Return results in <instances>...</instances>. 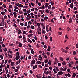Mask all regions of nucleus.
I'll list each match as a JSON object with an SVG mask.
<instances>
[{"mask_svg":"<svg viewBox=\"0 0 78 78\" xmlns=\"http://www.w3.org/2000/svg\"><path fill=\"white\" fill-rule=\"evenodd\" d=\"M73 54L74 55H76V52L75 51H73Z\"/></svg>","mask_w":78,"mask_h":78,"instance_id":"nucleus-57","label":"nucleus"},{"mask_svg":"<svg viewBox=\"0 0 78 78\" xmlns=\"http://www.w3.org/2000/svg\"><path fill=\"white\" fill-rule=\"evenodd\" d=\"M48 64L49 65H51V60H49V61Z\"/></svg>","mask_w":78,"mask_h":78,"instance_id":"nucleus-24","label":"nucleus"},{"mask_svg":"<svg viewBox=\"0 0 78 78\" xmlns=\"http://www.w3.org/2000/svg\"><path fill=\"white\" fill-rule=\"evenodd\" d=\"M35 62H36L35 60L34 59L32 60V61L31 62V63H32V64H34Z\"/></svg>","mask_w":78,"mask_h":78,"instance_id":"nucleus-2","label":"nucleus"},{"mask_svg":"<svg viewBox=\"0 0 78 78\" xmlns=\"http://www.w3.org/2000/svg\"><path fill=\"white\" fill-rule=\"evenodd\" d=\"M20 24L21 25V26H23V25H24V24H23V23H20Z\"/></svg>","mask_w":78,"mask_h":78,"instance_id":"nucleus-41","label":"nucleus"},{"mask_svg":"<svg viewBox=\"0 0 78 78\" xmlns=\"http://www.w3.org/2000/svg\"><path fill=\"white\" fill-rule=\"evenodd\" d=\"M53 56V53H52L51 54V57L52 58Z\"/></svg>","mask_w":78,"mask_h":78,"instance_id":"nucleus-43","label":"nucleus"},{"mask_svg":"<svg viewBox=\"0 0 78 78\" xmlns=\"http://www.w3.org/2000/svg\"><path fill=\"white\" fill-rule=\"evenodd\" d=\"M70 30V28L68 27L67 28V31H68V32H69V31Z\"/></svg>","mask_w":78,"mask_h":78,"instance_id":"nucleus-31","label":"nucleus"},{"mask_svg":"<svg viewBox=\"0 0 78 78\" xmlns=\"http://www.w3.org/2000/svg\"><path fill=\"white\" fill-rule=\"evenodd\" d=\"M28 24H30V25H31V24H32V23L31 22V21H29L28 22Z\"/></svg>","mask_w":78,"mask_h":78,"instance_id":"nucleus-39","label":"nucleus"},{"mask_svg":"<svg viewBox=\"0 0 78 78\" xmlns=\"http://www.w3.org/2000/svg\"><path fill=\"white\" fill-rule=\"evenodd\" d=\"M14 27H17V25L16 24V23L13 24Z\"/></svg>","mask_w":78,"mask_h":78,"instance_id":"nucleus-60","label":"nucleus"},{"mask_svg":"<svg viewBox=\"0 0 78 78\" xmlns=\"http://www.w3.org/2000/svg\"><path fill=\"white\" fill-rule=\"evenodd\" d=\"M4 17L5 19H7L8 18L7 17V16L6 15H5L4 16Z\"/></svg>","mask_w":78,"mask_h":78,"instance_id":"nucleus-26","label":"nucleus"},{"mask_svg":"<svg viewBox=\"0 0 78 78\" xmlns=\"http://www.w3.org/2000/svg\"><path fill=\"white\" fill-rule=\"evenodd\" d=\"M37 65H35L34 66H33V69L34 70H35L36 69V68H37Z\"/></svg>","mask_w":78,"mask_h":78,"instance_id":"nucleus-4","label":"nucleus"},{"mask_svg":"<svg viewBox=\"0 0 78 78\" xmlns=\"http://www.w3.org/2000/svg\"><path fill=\"white\" fill-rule=\"evenodd\" d=\"M48 19V17L47 16H45L44 18V20H46V21H47V19Z\"/></svg>","mask_w":78,"mask_h":78,"instance_id":"nucleus-18","label":"nucleus"},{"mask_svg":"<svg viewBox=\"0 0 78 78\" xmlns=\"http://www.w3.org/2000/svg\"><path fill=\"white\" fill-rule=\"evenodd\" d=\"M76 74L75 73H73V75H72V77H75L76 76Z\"/></svg>","mask_w":78,"mask_h":78,"instance_id":"nucleus-16","label":"nucleus"},{"mask_svg":"<svg viewBox=\"0 0 78 78\" xmlns=\"http://www.w3.org/2000/svg\"><path fill=\"white\" fill-rule=\"evenodd\" d=\"M68 65L69 67H72V64H71L69 63Z\"/></svg>","mask_w":78,"mask_h":78,"instance_id":"nucleus-38","label":"nucleus"},{"mask_svg":"<svg viewBox=\"0 0 78 78\" xmlns=\"http://www.w3.org/2000/svg\"><path fill=\"white\" fill-rule=\"evenodd\" d=\"M29 51L27 50V51L26 52V53L27 54V55H30V52H28Z\"/></svg>","mask_w":78,"mask_h":78,"instance_id":"nucleus-34","label":"nucleus"},{"mask_svg":"<svg viewBox=\"0 0 78 78\" xmlns=\"http://www.w3.org/2000/svg\"><path fill=\"white\" fill-rule=\"evenodd\" d=\"M31 11H34V8L31 9Z\"/></svg>","mask_w":78,"mask_h":78,"instance_id":"nucleus-64","label":"nucleus"},{"mask_svg":"<svg viewBox=\"0 0 78 78\" xmlns=\"http://www.w3.org/2000/svg\"><path fill=\"white\" fill-rule=\"evenodd\" d=\"M73 3H72L70 5V7L71 8H73Z\"/></svg>","mask_w":78,"mask_h":78,"instance_id":"nucleus-6","label":"nucleus"},{"mask_svg":"<svg viewBox=\"0 0 78 78\" xmlns=\"http://www.w3.org/2000/svg\"><path fill=\"white\" fill-rule=\"evenodd\" d=\"M7 76L8 77V78H9V77H11V76H10L9 74H8L7 75Z\"/></svg>","mask_w":78,"mask_h":78,"instance_id":"nucleus-45","label":"nucleus"},{"mask_svg":"<svg viewBox=\"0 0 78 78\" xmlns=\"http://www.w3.org/2000/svg\"><path fill=\"white\" fill-rule=\"evenodd\" d=\"M13 11H14L16 12H18V10L14 9Z\"/></svg>","mask_w":78,"mask_h":78,"instance_id":"nucleus-61","label":"nucleus"},{"mask_svg":"<svg viewBox=\"0 0 78 78\" xmlns=\"http://www.w3.org/2000/svg\"><path fill=\"white\" fill-rule=\"evenodd\" d=\"M39 67L40 69H42V66L41 65H39Z\"/></svg>","mask_w":78,"mask_h":78,"instance_id":"nucleus-53","label":"nucleus"},{"mask_svg":"<svg viewBox=\"0 0 78 78\" xmlns=\"http://www.w3.org/2000/svg\"><path fill=\"white\" fill-rule=\"evenodd\" d=\"M41 9H45V6H44V5H43L42 6V7H41Z\"/></svg>","mask_w":78,"mask_h":78,"instance_id":"nucleus-55","label":"nucleus"},{"mask_svg":"<svg viewBox=\"0 0 78 78\" xmlns=\"http://www.w3.org/2000/svg\"><path fill=\"white\" fill-rule=\"evenodd\" d=\"M31 12V11L30 10H29L27 12V14H29V13H30V12Z\"/></svg>","mask_w":78,"mask_h":78,"instance_id":"nucleus-49","label":"nucleus"},{"mask_svg":"<svg viewBox=\"0 0 78 78\" xmlns=\"http://www.w3.org/2000/svg\"><path fill=\"white\" fill-rule=\"evenodd\" d=\"M62 64H63V65H66V62L64 61H63V62L62 63Z\"/></svg>","mask_w":78,"mask_h":78,"instance_id":"nucleus-25","label":"nucleus"},{"mask_svg":"<svg viewBox=\"0 0 78 78\" xmlns=\"http://www.w3.org/2000/svg\"><path fill=\"white\" fill-rule=\"evenodd\" d=\"M8 62V61L6 60H5V64H6Z\"/></svg>","mask_w":78,"mask_h":78,"instance_id":"nucleus-52","label":"nucleus"},{"mask_svg":"<svg viewBox=\"0 0 78 78\" xmlns=\"http://www.w3.org/2000/svg\"><path fill=\"white\" fill-rule=\"evenodd\" d=\"M23 40L24 41V42H27V41L26 40V38L23 37Z\"/></svg>","mask_w":78,"mask_h":78,"instance_id":"nucleus-7","label":"nucleus"},{"mask_svg":"<svg viewBox=\"0 0 78 78\" xmlns=\"http://www.w3.org/2000/svg\"><path fill=\"white\" fill-rule=\"evenodd\" d=\"M15 5H16V6H19V3H16L15 4Z\"/></svg>","mask_w":78,"mask_h":78,"instance_id":"nucleus-33","label":"nucleus"},{"mask_svg":"<svg viewBox=\"0 0 78 78\" xmlns=\"http://www.w3.org/2000/svg\"><path fill=\"white\" fill-rule=\"evenodd\" d=\"M30 28L31 29H33V30H34V27L33 25H31L30 26Z\"/></svg>","mask_w":78,"mask_h":78,"instance_id":"nucleus-12","label":"nucleus"},{"mask_svg":"<svg viewBox=\"0 0 78 78\" xmlns=\"http://www.w3.org/2000/svg\"><path fill=\"white\" fill-rule=\"evenodd\" d=\"M20 44L18 46L19 47H21L22 46V44L21 43H20Z\"/></svg>","mask_w":78,"mask_h":78,"instance_id":"nucleus-19","label":"nucleus"},{"mask_svg":"<svg viewBox=\"0 0 78 78\" xmlns=\"http://www.w3.org/2000/svg\"><path fill=\"white\" fill-rule=\"evenodd\" d=\"M14 71L15 72H18V69H14Z\"/></svg>","mask_w":78,"mask_h":78,"instance_id":"nucleus-40","label":"nucleus"},{"mask_svg":"<svg viewBox=\"0 0 78 78\" xmlns=\"http://www.w3.org/2000/svg\"><path fill=\"white\" fill-rule=\"evenodd\" d=\"M1 14L2 15H3L4 14H5V12H1Z\"/></svg>","mask_w":78,"mask_h":78,"instance_id":"nucleus-35","label":"nucleus"},{"mask_svg":"<svg viewBox=\"0 0 78 78\" xmlns=\"http://www.w3.org/2000/svg\"><path fill=\"white\" fill-rule=\"evenodd\" d=\"M31 51L32 54H34V51H33V49H31Z\"/></svg>","mask_w":78,"mask_h":78,"instance_id":"nucleus-14","label":"nucleus"},{"mask_svg":"<svg viewBox=\"0 0 78 78\" xmlns=\"http://www.w3.org/2000/svg\"><path fill=\"white\" fill-rule=\"evenodd\" d=\"M3 40V38H2V37H0V42H1L2 40Z\"/></svg>","mask_w":78,"mask_h":78,"instance_id":"nucleus-48","label":"nucleus"},{"mask_svg":"<svg viewBox=\"0 0 78 78\" xmlns=\"http://www.w3.org/2000/svg\"><path fill=\"white\" fill-rule=\"evenodd\" d=\"M67 66H65V68L63 70V71H66V70H67Z\"/></svg>","mask_w":78,"mask_h":78,"instance_id":"nucleus-15","label":"nucleus"},{"mask_svg":"<svg viewBox=\"0 0 78 78\" xmlns=\"http://www.w3.org/2000/svg\"><path fill=\"white\" fill-rule=\"evenodd\" d=\"M12 5H9V7L10 8H12Z\"/></svg>","mask_w":78,"mask_h":78,"instance_id":"nucleus-62","label":"nucleus"},{"mask_svg":"<svg viewBox=\"0 0 78 78\" xmlns=\"http://www.w3.org/2000/svg\"><path fill=\"white\" fill-rule=\"evenodd\" d=\"M50 3L51 5H53L55 4V2H54V1H51V2Z\"/></svg>","mask_w":78,"mask_h":78,"instance_id":"nucleus-10","label":"nucleus"},{"mask_svg":"<svg viewBox=\"0 0 78 78\" xmlns=\"http://www.w3.org/2000/svg\"><path fill=\"white\" fill-rule=\"evenodd\" d=\"M14 8L15 9H19V8L16 6H14Z\"/></svg>","mask_w":78,"mask_h":78,"instance_id":"nucleus-32","label":"nucleus"},{"mask_svg":"<svg viewBox=\"0 0 78 78\" xmlns=\"http://www.w3.org/2000/svg\"><path fill=\"white\" fill-rule=\"evenodd\" d=\"M48 62V60L46 59L45 60L44 62L45 63H47Z\"/></svg>","mask_w":78,"mask_h":78,"instance_id":"nucleus-63","label":"nucleus"},{"mask_svg":"<svg viewBox=\"0 0 78 78\" xmlns=\"http://www.w3.org/2000/svg\"><path fill=\"white\" fill-rule=\"evenodd\" d=\"M60 70H61V71H62V70H64V69H63L62 68H59Z\"/></svg>","mask_w":78,"mask_h":78,"instance_id":"nucleus-27","label":"nucleus"},{"mask_svg":"<svg viewBox=\"0 0 78 78\" xmlns=\"http://www.w3.org/2000/svg\"><path fill=\"white\" fill-rule=\"evenodd\" d=\"M45 6V7L46 8H47V7H48V5H47V3H45L44 5Z\"/></svg>","mask_w":78,"mask_h":78,"instance_id":"nucleus-9","label":"nucleus"},{"mask_svg":"<svg viewBox=\"0 0 78 78\" xmlns=\"http://www.w3.org/2000/svg\"><path fill=\"white\" fill-rule=\"evenodd\" d=\"M27 22H25V23L24 26H25V27H27Z\"/></svg>","mask_w":78,"mask_h":78,"instance_id":"nucleus-46","label":"nucleus"},{"mask_svg":"<svg viewBox=\"0 0 78 78\" xmlns=\"http://www.w3.org/2000/svg\"><path fill=\"white\" fill-rule=\"evenodd\" d=\"M58 73L59 75H62V74H63V72L61 71H60L58 72Z\"/></svg>","mask_w":78,"mask_h":78,"instance_id":"nucleus-3","label":"nucleus"},{"mask_svg":"<svg viewBox=\"0 0 78 78\" xmlns=\"http://www.w3.org/2000/svg\"><path fill=\"white\" fill-rule=\"evenodd\" d=\"M20 56L19 55H16L15 57V59H16V60H18L20 59Z\"/></svg>","mask_w":78,"mask_h":78,"instance_id":"nucleus-1","label":"nucleus"},{"mask_svg":"<svg viewBox=\"0 0 78 78\" xmlns=\"http://www.w3.org/2000/svg\"><path fill=\"white\" fill-rule=\"evenodd\" d=\"M28 59H31V56H29L28 57Z\"/></svg>","mask_w":78,"mask_h":78,"instance_id":"nucleus-47","label":"nucleus"},{"mask_svg":"<svg viewBox=\"0 0 78 78\" xmlns=\"http://www.w3.org/2000/svg\"><path fill=\"white\" fill-rule=\"evenodd\" d=\"M28 41L29 42H30V43H32V41L29 38L28 39Z\"/></svg>","mask_w":78,"mask_h":78,"instance_id":"nucleus-20","label":"nucleus"},{"mask_svg":"<svg viewBox=\"0 0 78 78\" xmlns=\"http://www.w3.org/2000/svg\"><path fill=\"white\" fill-rule=\"evenodd\" d=\"M45 12L46 13H49V10L48 9H47L46 10Z\"/></svg>","mask_w":78,"mask_h":78,"instance_id":"nucleus-37","label":"nucleus"},{"mask_svg":"<svg viewBox=\"0 0 78 78\" xmlns=\"http://www.w3.org/2000/svg\"><path fill=\"white\" fill-rule=\"evenodd\" d=\"M9 58H12V55H9V54H8Z\"/></svg>","mask_w":78,"mask_h":78,"instance_id":"nucleus-17","label":"nucleus"},{"mask_svg":"<svg viewBox=\"0 0 78 78\" xmlns=\"http://www.w3.org/2000/svg\"><path fill=\"white\" fill-rule=\"evenodd\" d=\"M0 57L2 60H3V55H0Z\"/></svg>","mask_w":78,"mask_h":78,"instance_id":"nucleus-23","label":"nucleus"},{"mask_svg":"<svg viewBox=\"0 0 78 78\" xmlns=\"http://www.w3.org/2000/svg\"><path fill=\"white\" fill-rule=\"evenodd\" d=\"M11 62V59L8 60V62L9 64H10V62Z\"/></svg>","mask_w":78,"mask_h":78,"instance_id":"nucleus-51","label":"nucleus"},{"mask_svg":"<svg viewBox=\"0 0 78 78\" xmlns=\"http://www.w3.org/2000/svg\"><path fill=\"white\" fill-rule=\"evenodd\" d=\"M47 51H50V47L49 46L48 47V48L47 49Z\"/></svg>","mask_w":78,"mask_h":78,"instance_id":"nucleus-21","label":"nucleus"},{"mask_svg":"<svg viewBox=\"0 0 78 78\" xmlns=\"http://www.w3.org/2000/svg\"><path fill=\"white\" fill-rule=\"evenodd\" d=\"M67 72H70V69L69 68H68L67 69Z\"/></svg>","mask_w":78,"mask_h":78,"instance_id":"nucleus-44","label":"nucleus"},{"mask_svg":"<svg viewBox=\"0 0 78 78\" xmlns=\"http://www.w3.org/2000/svg\"><path fill=\"white\" fill-rule=\"evenodd\" d=\"M41 2H45V0H40Z\"/></svg>","mask_w":78,"mask_h":78,"instance_id":"nucleus-58","label":"nucleus"},{"mask_svg":"<svg viewBox=\"0 0 78 78\" xmlns=\"http://www.w3.org/2000/svg\"><path fill=\"white\" fill-rule=\"evenodd\" d=\"M62 52H64V53H67L68 52V51L67 50H66L65 49H63V50H62Z\"/></svg>","mask_w":78,"mask_h":78,"instance_id":"nucleus-5","label":"nucleus"},{"mask_svg":"<svg viewBox=\"0 0 78 78\" xmlns=\"http://www.w3.org/2000/svg\"><path fill=\"white\" fill-rule=\"evenodd\" d=\"M49 69H50V70H52V69H53V68H52V67H49Z\"/></svg>","mask_w":78,"mask_h":78,"instance_id":"nucleus-54","label":"nucleus"},{"mask_svg":"<svg viewBox=\"0 0 78 78\" xmlns=\"http://www.w3.org/2000/svg\"><path fill=\"white\" fill-rule=\"evenodd\" d=\"M60 61H62L64 60V59L62 58V57H60Z\"/></svg>","mask_w":78,"mask_h":78,"instance_id":"nucleus-30","label":"nucleus"},{"mask_svg":"<svg viewBox=\"0 0 78 78\" xmlns=\"http://www.w3.org/2000/svg\"><path fill=\"white\" fill-rule=\"evenodd\" d=\"M8 11L9 12H11V9H10V8L8 9Z\"/></svg>","mask_w":78,"mask_h":78,"instance_id":"nucleus-50","label":"nucleus"},{"mask_svg":"<svg viewBox=\"0 0 78 78\" xmlns=\"http://www.w3.org/2000/svg\"><path fill=\"white\" fill-rule=\"evenodd\" d=\"M38 58H40V59H42V56H41V55H39L38 56Z\"/></svg>","mask_w":78,"mask_h":78,"instance_id":"nucleus-42","label":"nucleus"},{"mask_svg":"<svg viewBox=\"0 0 78 78\" xmlns=\"http://www.w3.org/2000/svg\"><path fill=\"white\" fill-rule=\"evenodd\" d=\"M18 31L19 32H18V34H20V33H22V30H21L20 29H19V30H18Z\"/></svg>","mask_w":78,"mask_h":78,"instance_id":"nucleus-11","label":"nucleus"},{"mask_svg":"<svg viewBox=\"0 0 78 78\" xmlns=\"http://www.w3.org/2000/svg\"><path fill=\"white\" fill-rule=\"evenodd\" d=\"M51 8V6L50 5H49L48 6V9H50V8Z\"/></svg>","mask_w":78,"mask_h":78,"instance_id":"nucleus-29","label":"nucleus"},{"mask_svg":"<svg viewBox=\"0 0 78 78\" xmlns=\"http://www.w3.org/2000/svg\"><path fill=\"white\" fill-rule=\"evenodd\" d=\"M20 66H19V65H18V67L16 68V69H20Z\"/></svg>","mask_w":78,"mask_h":78,"instance_id":"nucleus-56","label":"nucleus"},{"mask_svg":"<svg viewBox=\"0 0 78 78\" xmlns=\"http://www.w3.org/2000/svg\"><path fill=\"white\" fill-rule=\"evenodd\" d=\"M2 26H4L5 25V24H4V23L5 22V20L4 19H3L2 20Z\"/></svg>","mask_w":78,"mask_h":78,"instance_id":"nucleus-13","label":"nucleus"},{"mask_svg":"<svg viewBox=\"0 0 78 78\" xmlns=\"http://www.w3.org/2000/svg\"><path fill=\"white\" fill-rule=\"evenodd\" d=\"M42 33H44V34H45V33L46 32H45V31L44 30L42 29Z\"/></svg>","mask_w":78,"mask_h":78,"instance_id":"nucleus-36","label":"nucleus"},{"mask_svg":"<svg viewBox=\"0 0 78 78\" xmlns=\"http://www.w3.org/2000/svg\"><path fill=\"white\" fill-rule=\"evenodd\" d=\"M14 62H11V65L12 66H14Z\"/></svg>","mask_w":78,"mask_h":78,"instance_id":"nucleus-22","label":"nucleus"},{"mask_svg":"<svg viewBox=\"0 0 78 78\" xmlns=\"http://www.w3.org/2000/svg\"><path fill=\"white\" fill-rule=\"evenodd\" d=\"M37 64H41V62L40 61H38L37 62Z\"/></svg>","mask_w":78,"mask_h":78,"instance_id":"nucleus-28","label":"nucleus"},{"mask_svg":"<svg viewBox=\"0 0 78 78\" xmlns=\"http://www.w3.org/2000/svg\"><path fill=\"white\" fill-rule=\"evenodd\" d=\"M18 7L19 8H22L23 7V5L21 4H19V6Z\"/></svg>","mask_w":78,"mask_h":78,"instance_id":"nucleus-8","label":"nucleus"},{"mask_svg":"<svg viewBox=\"0 0 78 78\" xmlns=\"http://www.w3.org/2000/svg\"><path fill=\"white\" fill-rule=\"evenodd\" d=\"M44 48H47V46L46 45H44Z\"/></svg>","mask_w":78,"mask_h":78,"instance_id":"nucleus-59","label":"nucleus"}]
</instances>
